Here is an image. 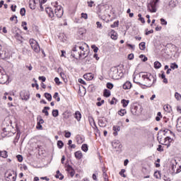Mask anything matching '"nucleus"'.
Segmentation results:
<instances>
[{"instance_id": "nucleus-58", "label": "nucleus", "mask_w": 181, "mask_h": 181, "mask_svg": "<svg viewBox=\"0 0 181 181\" xmlns=\"http://www.w3.org/2000/svg\"><path fill=\"white\" fill-rule=\"evenodd\" d=\"M103 175L104 180L108 181V175H107V173L104 172V173Z\"/></svg>"}, {"instance_id": "nucleus-35", "label": "nucleus", "mask_w": 181, "mask_h": 181, "mask_svg": "<svg viewBox=\"0 0 181 181\" xmlns=\"http://www.w3.org/2000/svg\"><path fill=\"white\" fill-rule=\"evenodd\" d=\"M57 146H58L59 149H62V148H63V146H64V143H63L62 141H58Z\"/></svg>"}, {"instance_id": "nucleus-45", "label": "nucleus", "mask_w": 181, "mask_h": 181, "mask_svg": "<svg viewBox=\"0 0 181 181\" xmlns=\"http://www.w3.org/2000/svg\"><path fill=\"white\" fill-rule=\"evenodd\" d=\"M125 173V169H122L121 171L119 173L120 176H122V177H127V175L124 174Z\"/></svg>"}, {"instance_id": "nucleus-4", "label": "nucleus", "mask_w": 181, "mask_h": 181, "mask_svg": "<svg viewBox=\"0 0 181 181\" xmlns=\"http://www.w3.org/2000/svg\"><path fill=\"white\" fill-rule=\"evenodd\" d=\"M29 43L31 49L35 52V53H40V46L39 45V43L37 41H36L35 39L31 38L29 40Z\"/></svg>"}, {"instance_id": "nucleus-44", "label": "nucleus", "mask_w": 181, "mask_h": 181, "mask_svg": "<svg viewBox=\"0 0 181 181\" xmlns=\"http://www.w3.org/2000/svg\"><path fill=\"white\" fill-rule=\"evenodd\" d=\"M154 177H156V179H159V177H160V173L159 171H156L154 173Z\"/></svg>"}, {"instance_id": "nucleus-64", "label": "nucleus", "mask_w": 181, "mask_h": 181, "mask_svg": "<svg viewBox=\"0 0 181 181\" xmlns=\"http://www.w3.org/2000/svg\"><path fill=\"white\" fill-rule=\"evenodd\" d=\"M177 111L179 114H181V106L180 105L177 106Z\"/></svg>"}, {"instance_id": "nucleus-38", "label": "nucleus", "mask_w": 181, "mask_h": 181, "mask_svg": "<svg viewBox=\"0 0 181 181\" xmlns=\"http://www.w3.org/2000/svg\"><path fill=\"white\" fill-rule=\"evenodd\" d=\"M28 23L25 21H23L21 23V26L22 28L24 29V30H28V26H27Z\"/></svg>"}, {"instance_id": "nucleus-27", "label": "nucleus", "mask_w": 181, "mask_h": 181, "mask_svg": "<svg viewBox=\"0 0 181 181\" xmlns=\"http://www.w3.org/2000/svg\"><path fill=\"white\" fill-rule=\"evenodd\" d=\"M50 110L49 107H45L42 110V113L46 115V117H49V112L47 110Z\"/></svg>"}, {"instance_id": "nucleus-56", "label": "nucleus", "mask_w": 181, "mask_h": 181, "mask_svg": "<svg viewBox=\"0 0 181 181\" xmlns=\"http://www.w3.org/2000/svg\"><path fill=\"white\" fill-rule=\"evenodd\" d=\"M37 123L38 124H44L45 123V120H43L42 119V117H38L37 118Z\"/></svg>"}, {"instance_id": "nucleus-51", "label": "nucleus", "mask_w": 181, "mask_h": 181, "mask_svg": "<svg viewBox=\"0 0 181 181\" xmlns=\"http://www.w3.org/2000/svg\"><path fill=\"white\" fill-rule=\"evenodd\" d=\"M91 47L93 49L94 53H97L98 52V47L95 45H92Z\"/></svg>"}, {"instance_id": "nucleus-2", "label": "nucleus", "mask_w": 181, "mask_h": 181, "mask_svg": "<svg viewBox=\"0 0 181 181\" xmlns=\"http://www.w3.org/2000/svg\"><path fill=\"white\" fill-rule=\"evenodd\" d=\"M54 8L52 7H46L45 11L47 13L48 16L51 18H54V15H56L57 18H62L63 16V13L64 11H63V7L59 5L57 1H55L52 4Z\"/></svg>"}, {"instance_id": "nucleus-32", "label": "nucleus", "mask_w": 181, "mask_h": 181, "mask_svg": "<svg viewBox=\"0 0 181 181\" xmlns=\"http://www.w3.org/2000/svg\"><path fill=\"white\" fill-rule=\"evenodd\" d=\"M15 39H16L17 40H19L20 42L22 40V35H21V34L19 33H16L14 35Z\"/></svg>"}, {"instance_id": "nucleus-53", "label": "nucleus", "mask_w": 181, "mask_h": 181, "mask_svg": "<svg viewBox=\"0 0 181 181\" xmlns=\"http://www.w3.org/2000/svg\"><path fill=\"white\" fill-rule=\"evenodd\" d=\"M16 158H17L18 162H23V157L22 156L18 155V156H16Z\"/></svg>"}, {"instance_id": "nucleus-7", "label": "nucleus", "mask_w": 181, "mask_h": 181, "mask_svg": "<svg viewBox=\"0 0 181 181\" xmlns=\"http://www.w3.org/2000/svg\"><path fill=\"white\" fill-rule=\"evenodd\" d=\"M5 177L6 181H16V173L12 170H8L5 173Z\"/></svg>"}, {"instance_id": "nucleus-10", "label": "nucleus", "mask_w": 181, "mask_h": 181, "mask_svg": "<svg viewBox=\"0 0 181 181\" xmlns=\"http://www.w3.org/2000/svg\"><path fill=\"white\" fill-rule=\"evenodd\" d=\"M20 97H21L22 100H25V101H28V99L30 98L29 92L26 90H23L20 93Z\"/></svg>"}, {"instance_id": "nucleus-21", "label": "nucleus", "mask_w": 181, "mask_h": 181, "mask_svg": "<svg viewBox=\"0 0 181 181\" xmlns=\"http://www.w3.org/2000/svg\"><path fill=\"white\" fill-rule=\"evenodd\" d=\"M0 158H4V159H6V158H8V151H0Z\"/></svg>"}, {"instance_id": "nucleus-8", "label": "nucleus", "mask_w": 181, "mask_h": 181, "mask_svg": "<svg viewBox=\"0 0 181 181\" xmlns=\"http://www.w3.org/2000/svg\"><path fill=\"white\" fill-rule=\"evenodd\" d=\"M158 141L161 145H165L167 146V148H169V146H170V142H172V139H170L169 136H167L165 138H160Z\"/></svg>"}, {"instance_id": "nucleus-57", "label": "nucleus", "mask_w": 181, "mask_h": 181, "mask_svg": "<svg viewBox=\"0 0 181 181\" xmlns=\"http://www.w3.org/2000/svg\"><path fill=\"white\" fill-rule=\"evenodd\" d=\"M157 151L158 152H163V146H162V145H158V147L157 148Z\"/></svg>"}, {"instance_id": "nucleus-20", "label": "nucleus", "mask_w": 181, "mask_h": 181, "mask_svg": "<svg viewBox=\"0 0 181 181\" xmlns=\"http://www.w3.org/2000/svg\"><path fill=\"white\" fill-rule=\"evenodd\" d=\"M85 139H84V137L80 136V135H78L76 136V141H77V144H81L84 142Z\"/></svg>"}, {"instance_id": "nucleus-14", "label": "nucleus", "mask_w": 181, "mask_h": 181, "mask_svg": "<svg viewBox=\"0 0 181 181\" xmlns=\"http://www.w3.org/2000/svg\"><path fill=\"white\" fill-rule=\"evenodd\" d=\"M110 35L111 39H112L113 40H117V39H118V34L117 33V32H115V30H111Z\"/></svg>"}, {"instance_id": "nucleus-16", "label": "nucleus", "mask_w": 181, "mask_h": 181, "mask_svg": "<svg viewBox=\"0 0 181 181\" xmlns=\"http://www.w3.org/2000/svg\"><path fill=\"white\" fill-rule=\"evenodd\" d=\"M62 116H63V119H69V118L71 117V112L66 111L62 113Z\"/></svg>"}, {"instance_id": "nucleus-48", "label": "nucleus", "mask_w": 181, "mask_h": 181, "mask_svg": "<svg viewBox=\"0 0 181 181\" xmlns=\"http://www.w3.org/2000/svg\"><path fill=\"white\" fill-rule=\"evenodd\" d=\"M119 23V21H115L113 24L110 25V28H118Z\"/></svg>"}, {"instance_id": "nucleus-46", "label": "nucleus", "mask_w": 181, "mask_h": 181, "mask_svg": "<svg viewBox=\"0 0 181 181\" xmlns=\"http://www.w3.org/2000/svg\"><path fill=\"white\" fill-rule=\"evenodd\" d=\"M158 76L160 77L162 80L166 78V75H165V72L163 71H161L160 74H158Z\"/></svg>"}, {"instance_id": "nucleus-42", "label": "nucleus", "mask_w": 181, "mask_h": 181, "mask_svg": "<svg viewBox=\"0 0 181 181\" xmlns=\"http://www.w3.org/2000/svg\"><path fill=\"white\" fill-rule=\"evenodd\" d=\"M3 78H6V79H5V80H3L2 81H1V83L2 84H5L6 81H8V76H6V75H4V76H1V80H2Z\"/></svg>"}, {"instance_id": "nucleus-43", "label": "nucleus", "mask_w": 181, "mask_h": 181, "mask_svg": "<svg viewBox=\"0 0 181 181\" xmlns=\"http://www.w3.org/2000/svg\"><path fill=\"white\" fill-rule=\"evenodd\" d=\"M89 122L91 125V127H95V122H94V119L93 118H90L89 119Z\"/></svg>"}, {"instance_id": "nucleus-13", "label": "nucleus", "mask_w": 181, "mask_h": 181, "mask_svg": "<svg viewBox=\"0 0 181 181\" xmlns=\"http://www.w3.org/2000/svg\"><path fill=\"white\" fill-rule=\"evenodd\" d=\"M74 118L78 121V122H80L81 121V112L80 111L77 110L74 114Z\"/></svg>"}, {"instance_id": "nucleus-55", "label": "nucleus", "mask_w": 181, "mask_h": 181, "mask_svg": "<svg viewBox=\"0 0 181 181\" xmlns=\"http://www.w3.org/2000/svg\"><path fill=\"white\" fill-rule=\"evenodd\" d=\"M96 25H97L98 29H103V24H101V23H100L99 21H97Z\"/></svg>"}, {"instance_id": "nucleus-28", "label": "nucleus", "mask_w": 181, "mask_h": 181, "mask_svg": "<svg viewBox=\"0 0 181 181\" xmlns=\"http://www.w3.org/2000/svg\"><path fill=\"white\" fill-rule=\"evenodd\" d=\"M160 67H162L160 62L156 61L154 62V69H160Z\"/></svg>"}, {"instance_id": "nucleus-23", "label": "nucleus", "mask_w": 181, "mask_h": 181, "mask_svg": "<svg viewBox=\"0 0 181 181\" xmlns=\"http://www.w3.org/2000/svg\"><path fill=\"white\" fill-rule=\"evenodd\" d=\"M111 95V91L108 89H105L103 90V96L106 97L107 98H108V97H110Z\"/></svg>"}, {"instance_id": "nucleus-6", "label": "nucleus", "mask_w": 181, "mask_h": 181, "mask_svg": "<svg viewBox=\"0 0 181 181\" xmlns=\"http://www.w3.org/2000/svg\"><path fill=\"white\" fill-rule=\"evenodd\" d=\"M131 112L133 115H141L142 113V107L138 103H134L131 109Z\"/></svg>"}, {"instance_id": "nucleus-12", "label": "nucleus", "mask_w": 181, "mask_h": 181, "mask_svg": "<svg viewBox=\"0 0 181 181\" xmlns=\"http://www.w3.org/2000/svg\"><path fill=\"white\" fill-rule=\"evenodd\" d=\"M83 78L87 80V81H90L94 78V74L93 73H88L83 75Z\"/></svg>"}, {"instance_id": "nucleus-37", "label": "nucleus", "mask_w": 181, "mask_h": 181, "mask_svg": "<svg viewBox=\"0 0 181 181\" xmlns=\"http://www.w3.org/2000/svg\"><path fill=\"white\" fill-rule=\"evenodd\" d=\"M10 21H11V22H13V21H14L15 23H18V17L16 16H12L10 18Z\"/></svg>"}, {"instance_id": "nucleus-54", "label": "nucleus", "mask_w": 181, "mask_h": 181, "mask_svg": "<svg viewBox=\"0 0 181 181\" xmlns=\"http://www.w3.org/2000/svg\"><path fill=\"white\" fill-rule=\"evenodd\" d=\"M65 138H70L71 136V133L70 132H65Z\"/></svg>"}, {"instance_id": "nucleus-50", "label": "nucleus", "mask_w": 181, "mask_h": 181, "mask_svg": "<svg viewBox=\"0 0 181 181\" xmlns=\"http://www.w3.org/2000/svg\"><path fill=\"white\" fill-rule=\"evenodd\" d=\"M177 64L176 63H173L170 64V69H173V70H175V69H177Z\"/></svg>"}, {"instance_id": "nucleus-30", "label": "nucleus", "mask_w": 181, "mask_h": 181, "mask_svg": "<svg viewBox=\"0 0 181 181\" xmlns=\"http://www.w3.org/2000/svg\"><path fill=\"white\" fill-rule=\"evenodd\" d=\"M175 98L177 100V101H180L181 100V94L177 92H175Z\"/></svg>"}, {"instance_id": "nucleus-22", "label": "nucleus", "mask_w": 181, "mask_h": 181, "mask_svg": "<svg viewBox=\"0 0 181 181\" xmlns=\"http://www.w3.org/2000/svg\"><path fill=\"white\" fill-rule=\"evenodd\" d=\"M118 115H119L120 117H124V115H126L127 114V110L125 109H120L118 112H117Z\"/></svg>"}, {"instance_id": "nucleus-15", "label": "nucleus", "mask_w": 181, "mask_h": 181, "mask_svg": "<svg viewBox=\"0 0 181 181\" xmlns=\"http://www.w3.org/2000/svg\"><path fill=\"white\" fill-rule=\"evenodd\" d=\"M132 87V83L129 81H127L123 84L124 90H129Z\"/></svg>"}, {"instance_id": "nucleus-59", "label": "nucleus", "mask_w": 181, "mask_h": 181, "mask_svg": "<svg viewBox=\"0 0 181 181\" xmlns=\"http://www.w3.org/2000/svg\"><path fill=\"white\" fill-rule=\"evenodd\" d=\"M87 4L89 8H93V5H94V1H88Z\"/></svg>"}, {"instance_id": "nucleus-40", "label": "nucleus", "mask_w": 181, "mask_h": 181, "mask_svg": "<svg viewBox=\"0 0 181 181\" xmlns=\"http://www.w3.org/2000/svg\"><path fill=\"white\" fill-rule=\"evenodd\" d=\"M20 13L21 16H25V15H26V9H25V8H22L20 11Z\"/></svg>"}, {"instance_id": "nucleus-47", "label": "nucleus", "mask_w": 181, "mask_h": 181, "mask_svg": "<svg viewBox=\"0 0 181 181\" xmlns=\"http://www.w3.org/2000/svg\"><path fill=\"white\" fill-rule=\"evenodd\" d=\"M8 135V132L6 131V129H3V132L1 133V136L5 137Z\"/></svg>"}, {"instance_id": "nucleus-61", "label": "nucleus", "mask_w": 181, "mask_h": 181, "mask_svg": "<svg viewBox=\"0 0 181 181\" xmlns=\"http://www.w3.org/2000/svg\"><path fill=\"white\" fill-rule=\"evenodd\" d=\"M36 128H37V129H40V130L43 129V127L42 126V124H40V123H37Z\"/></svg>"}, {"instance_id": "nucleus-24", "label": "nucleus", "mask_w": 181, "mask_h": 181, "mask_svg": "<svg viewBox=\"0 0 181 181\" xmlns=\"http://www.w3.org/2000/svg\"><path fill=\"white\" fill-rule=\"evenodd\" d=\"M113 131H115V132L113 133V135H117V132H119V131H121V127L119 126H113Z\"/></svg>"}, {"instance_id": "nucleus-3", "label": "nucleus", "mask_w": 181, "mask_h": 181, "mask_svg": "<svg viewBox=\"0 0 181 181\" xmlns=\"http://www.w3.org/2000/svg\"><path fill=\"white\" fill-rule=\"evenodd\" d=\"M141 78H143L144 84L146 87H152L156 83V76L148 72L143 73Z\"/></svg>"}, {"instance_id": "nucleus-25", "label": "nucleus", "mask_w": 181, "mask_h": 181, "mask_svg": "<svg viewBox=\"0 0 181 181\" xmlns=\"http://www.w3.org/2000/svg\"><path fill=\"white\" fill-rule=\"evenodd\" d=\"M55 177H57V179H59L60 180H63V179H64V176H63V175L60 173L59 170L57 171V175H55Z\"/></svg>"}, {"instance_id": "nucleus-34", "label": "nucleus", "mask_w": 181, "mask_h": 181, "mask_svg": "<svg viewBox=\"0 0 181 181\" xmlns=\"http://www.w3.org/2000/svg\"><path fill=\"white\" fill-rule=\"evenodd\" d=\"M53 98H54V100H56L59 103V101H60V97H59V93L56 92L54 94Z\"/></svg>"}, {"instance_id": "nucleus-1", "label": "nucleus", "mask_w": 181, "mask_h": 181, "mask_svg": "<svg viewBox=\"0 0 181 181\" xmlns=\"http://www.w3.org/2000/svg\"><path fill=\"white\" fill-rule=\"evenodd\" d=\"M71 56L76 60L87 57L88 56V45L83 42H78L72 49Z\"/></svg>"}, {"instance_id": "nucleus-41", "label": "nucleus", "mask_w": 181, "mask_h": 181, "mask_svg": "<svg viewBox=\"0 0 181 181\" xmlns=\"http://www.w3.org/2000/svg\"><path fill=\"white\" fill-rule=\"evenodd\" d=\"M78 35H81V36H83L84 35V28H79L78 30Z\"/></svg>"}, {"instance_id": "nucleus-11", "label": "nucleus", "mask_w": 181, "mask_h": 181, "mask_svg": "<svg viewBox=\"0 0 181 181\" xmlns=\"http://www.w3.org/2000/svg\"><path fill=\"white\" fill-rule=\"evenodd\" d=\"M111 77L113 80H118V78H119V75L118 74L117 69H115L112 71Z\"/></svg>"}, {"instance_id": "nucleus-26", "label": "nucleus", "mask_w": 181, "mask_h": 181, "mask_svg": "<svg viewBox=\"0 0 181 181\" xmlns=\"http://www.w3.org/2000/svg\"><path fill=\"white\" fill-rule=\"evenodd\" d=\"M140 50H145L146 49V45L145 42H142L139 45Z\"/></svg>"}, {"instance_id": "nucleus-49", "label": "nucleus", "mask_w": 181, "mask_h": 181, "mask_svg": "<svg viewBox=\"0 0 181 181\" xmlns=\"http://www.w3.org/2000/svg\"><path fill=\"white\" fill-rule=\"evenodd\" d=\"M117 98H112V100L110 101V105H114V104H117Z\"/></svg>"}, {"instance_id": "nucleus-60", "label": "nucleus", "mask_w": 181, "mask_h": 181, "mask_svg": "<svg viewBox=\"0 0 181 181\" xmlns=\"http://www.w3.org/2000/svg\"><path fill=\"white\" fill-rule=\"evenodd\" d=\"M161 25H168V21L163 18H160Z\"/></svg>"}, {"instance_id": "nucleus-17", "label": "nucleus", "mask_w": 181, "mask_h": 181, "mask_svg": "<svg viewBox=\"0 0 181 181\" xmlns=\"http://www.w3.org/2000/svg\"><path fill=\"white\" fill-rule=\"evenodd\" d=\"M177 131L181 132V117H180L177 119V124H176Z\"/></svg>"}, {"instance_id": "nucleus-63", "label": "nucleus", "mask_w": 181, "mask_h": 181, "mask_svg": "<svg viewBox=\"0 0 181 181\" xmlns=\"http://www.w3.org/2000/svg\"><path fill=\"white\" fill-rule=\"evenodd\" d=\"M38 80H41L42 83H45L46 81V77L45 76H39Z\"/></svg>"}, {"instance_id": "nucleus-29", "label": "nucleus", "mask_w": 181, "mask_h": 181, "mask_svg": "<svg viewBox=\"0 0 181 181\" xmlns=\"http://www.w3.org/2000/svg\"><path fill=\"white\" fill-rule=\"evenodd\" d=\"M81 149H82V151H83V152H88V145H87L86 144H83L81 146Z\"/></svg>"}, {"instance_id": "nucleus-9", "label": "nucleus", "mask_w": 181, "mask_h": 181, "mask_svg": "<svg viewBox=\"0 0 181 181\" xmlns=\"http://www.w3.org/2000/svg\"><path fill=\"white\" fill-rule=\"evenodd\" d=\"M171 163H172L171 164L172 170L175 172V170L177 169L176 173H179L180 172V169H179V168H181V166L179 165V164H177V162H176V160H172Z\"/></svg>"}, {"instance_id": "nucleus-62", "label": "nucleus", "mask_w": 181, "mask_h": 181, "mask_svg": "<svg viewBox=\"0 0 181 181\" xmlns=\"http://www.w3.org/2000/svg\"><path fill=\"white\" fill-rule=\"evenodd\" d=\"M104 103H105L104 100H102L100 102L96 103V105L98 107H101V105H103V104H104Z\"/></svg>"}, {"instance_id": "nucleus-19", "label": "nucleus", "mask_w": 181, "mask_h": 181, "mask_svg": "<svg viewBox=\"0 0 181 181\" xmlns=\"http://www.w3.org/2000/svg\"><path fill=\"white\" fill-rule=\"evenodd\" d=\"M121 104L123 108H127V107H128V104H129V100L122 99L121 100Z\"/></svg>"}, {"instance_id": "nucleus-52", "label": "nucleus", "mask_w": 181, "mask_h": 181, "mask_svg": "<svg viewBox=\"0 0 181 181\" xmlns=\"http://www.w3.org/2000/svg\"><path fill=\"white\" fill-rule=\"evenodd\" d=\"M81 18H83V19H88V15L86 13H82Z\"/></svg>"}, {"instance_id": "nucleus-31", "label": "nucleus", "mask_w": 181, "mask_h": 181, "mask_svg": "<svg viewBox=\"0 0 181 181\" xmlns=\"http://www.w3.org/2000/svg\"><path fill=\"white\" fill-rule=\"evenodd\" d=\"M45 97L47 98L48 101H52V95L49 93H45Z\"/></svg>"}, {"instance_id": "nucleus-5", "label": "nucleus", "mask_w": 181, "mask_h": 181, "mask_svg": "<svg viewBox=\"0 0 181 181\" xmlns=\"http://www.w3.org/2000/svg\"><path fill=\"white\" fill-rule=\"evenodd\" d=\"M158 2H159V0H151L150 3L147 5L148 12H151V13H155V12H156V6L158 5Z\"/></svg>"}, {"instance_id": "nucleus-18", "label": "nucleus", "mask_w": 181, "mask_h": 181, "mask_svg": "<svg viewBox=\"0 0 181 181\" xmlns=\"http://www.w3.org/2000/svg\"><path fill=\"white\" fill-rule=\"evenodd\" d=\"M74 155L76 159H77L78 160H80V159L83 158V153H81L80 151L75 152Z\"/></svg>"}, {"instance_id": "nucleus-33", "label": "nucleus", "mask_w": 181, "mask_h": 181, "mask_svg": "<svg viewBox=\"0 0 181 181\" xmlns=\"http://www.w3.org/2000/svg\"><path fill=\"white\" fill-rule=\"evenodd\" d=\"M138 17H139L138 21H139L142 23H145V18L144 17H142V14H141V13L138 14Z\"/></svg>"}, {"instance_id": "nucleus-39", "label": "nucleus", "mask_w": 181, "mask_h": 181, "mask_svg": "<svg viewBox=\"0 0 181 181\" xmlns=\"http://www.w3.org/2000/svg\"><path fill=\"white\" fill-rule=\"evenodd\" d=\"M106 87L107 88H108L109 90H112V88H114V84H112V83L108 82L106 84Z\"/></svg>"}, {"instance_id": "nucleus-36", "label": "nucleus", "mask_w": 181, "mask_h": 181, "mask_svg": "<svg viewBox=\"0 0 181 181\" xmlns=\"http://www.w3.org/2000/svg\"><path fill=\"white\" fill-rule=\"evenodd\" d=\"M52 114V116H54L56 118V117H59V110H53Z\"/></svg>"}]
</instances>
